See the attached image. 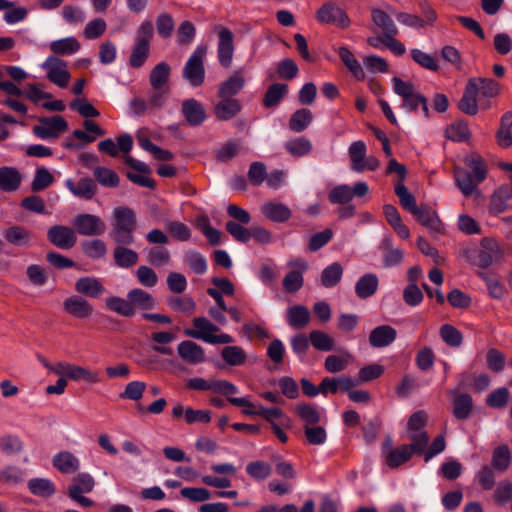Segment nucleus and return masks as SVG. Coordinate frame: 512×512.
<instances>
[{
    "mask_svg": "<svg viewBox=\"0 0 512 512\" xmlns=\"http://www.w3.org/2000/svg\"><path fill=\"white\" fill-rule=\"evenodd\" d=\"M192 322L194 329L184 330V334L187 337L202 340L213 345L230 344L233 342L231 335L221 333L220 328L206 317H196Z\"/></svg>",
    "mask_w": 512,
    "mask_h": 512,
    "instance_id": "obj_1",
    "label": "nucleus"
},
{
    "mask_svg": "<svg viewBox=\"0 0 512 512\" xmlns=\"http://www.w3.org/2000/svg\"><path fill=\"white\" fill-rule=\"evenodd\" d=\"M153 35V25L151 22H143L140 26L136 43L129 58V64L133 68L141 67L149 56L150 40Z\"/></svg>",
    "mask_w": 512,
    "mask_h": 512,
    "instance_id": "obj_2",
    "label": "nucleus"
},
{
    "mask_svg": "<svg viewBox=\"0 0 512 512\" xmlns=\"http://www.w3.org/2000/svg\"><path fill=\"white\" fill-rule=\"evenodd\" d=\"M206 53V46H198L190 55L184 66L183 77L194 87L200 86L204 82V58Z\"/></svg>",
    "mask_w": 512,
    "mask_h": 512,
    "instance_id": "obj_3",
    "label": "nucleus"
},
{
    "mask_svg": "<svg viewBox=\"0 0 512 512\" xmlns=\"http://www.w3.org/2000/svg\"><path fill=\"white\" fill-rule=\"evenodd\" d=\"M187 389L195 391H210L229 396L238 393V388L231 382L221 379H204L201 377L190 378L185 384Z\"/></svg>",
    "mask_w": 512,
    "mask_h": 512,
    "instance_id": "obj_4",
    "label": "nucleus"
},
{
    "mask_svg": "<svg viewBox=\"0 0 512 512\" xmlns=\"http://www.w3.org/2000/svg\"><path fill=\"white\" fill-rule=\"evenodd\" d=\"M503 258L504 249L501 244L494 238H483L474 263L481 268H487L493 263L500 262Z\"/></svg>",
    "mask_w": 512,
    "mask_h": 512,
    "instance_id": "obj_5",
    "label": "nucleus"
},
{
    "mask_svg": "<svg viewBox=\"0 0 512 512\" xmlns=\"http://www.w3.org/2000/svg\"><path fill=\"white\" fill-rule=\"evenodd\" d=\"M287 266L291 270L283 278L282 285L287 293H296L303 287V275L307 271L308 265L305 260L295 258L289 260Z\"/></svg>",
    "mask_w": 512,
    "mask_h": 512,
    "instance_id": "obj_6",
    "label": "nucleus"
},
{
    "mask_svg": "<svg viewBox=\"0 0 512 512\" xmlns=\"http://www.w3.org/2000/svg\"><path fill=\"white\" fill-rule=\"evenodd\" d=\"M316 19L320 23L336 25L340 28H347L350 25L346 12L333 2L324 3L317 10Z\"/></svg>",
    "mask_w": 512,
    "mask_h": 512,
    "instance_id": "obj_7",
    "label": "nucleus"
},
{
    "mask_svg": "<svg viewBox=\"0 0 512 512\" xmlns=\"http://www.w3.org/2000/svg\"><path fill=\"white\" fill-rule=\"evenodd\" d=\"M76 232L83 236H99L106 230L104 221L97 215L82 213L73 219Z\"/></svg>",
    "mask_w": 512,
    "mask_h": 512,
    "instance_id": "obj_8",
    "label": "nucleus"
},
{
    "mask_svg": "<svg viewBox=\"0 0 512 512\" xmlns=\"http://www.w3.org/2000/svg\"><path fill=\"white\" fill-rule=\"evenodd\" d=\"M42 68L46 70L47 78L50 82L60 88L67 87L71 76L65 61L57 57L50 56L42 64Z\"/></svg>",
    "mask_w": 512,
    "mask_h": 512,
    "instance_id": "obj_9",
    "label": "nucleus"
},
{
    "mask_svg": "<svg viewBox=\"0 0 512 512\" xmlns=\"http://www.w3.org/2000/svg\"><path fill=\"white\" fill-rule=\"evenodd\" d=\"M68 124L62 116L41 118L40 124L33 127L34 134L41 139L58 138L67 130Z\"/></svg>",
    "mask_w": 512,
    "mask_h": 512,
    "instance_id": "obj_10",
    "label": "nucleus"
},
{
    "mask_svg": "<svg viewBox=\"0 0 512 512\" xmlns=\"http://www.w3.org/2000/svg\"><path fill=\"white\" fill-rule=\"evenodd\" d=\"M490 106L491 103L488 100L478 98L474 84L467 81L463 96L458 103L459 110L467 115L474 116L479 109L486 110Z\"/></svg>",
    "mask_w": 512,
    "mask_h": 512,
    "instance_id": "obj_11",
    "label": "nucleus"
},
{
    "mask_svg": "<svg viewBox=\"0 0 512 512\" xmlns=\"http://www.w3.org/2000/svg\"><path fill=\"white\" fill-rule=\"evenodd\" d=\"M234 35L226 27H219L217 57L220 65L229 68L233 61L234 55Z\"/></svg>",
    "mask_w": 512,
    "mask_h": 512,
    "instance_id": "obj_12",
    "label": "nucleus"
},
{
    "mask_svg": "<svg viewBox=\"0 0 512 512\" xmlns=\"http://www.w3.org/2000/svg\"><path fill=\"white\" fill-rule=\"evenodd\" d=\"M125 164H127L134 172H127V178L142 187L154 188L155 181L148 175L151 173L150 168L144 162H141L129 155L125 156Z\"/></svg>",
    "mask_w": 512,
    "mask_h": 512,
    "instance_id": "obj_13",
    "label": "nucleus"
},
{
    "mask_svg": "<svg viewBox=\"0 0 512 512\" xmlns=\"http://www.w3.org/2000/svg\"><path fill=\"white\" fill-rule=\"evenodd\" d=\"M47 237L53 245L60 249H70L77 242L75 231L64 225H55L49 228Z\"/></svg>",
    "mask_w": 512,
    "mask_h": 512,
    "instance_id": "obj_14",
    "label": "nucleus"
},
{
    "mask_svg": "<svg viewBox=\"0 0 512 512\" xmlns=\"http://www.w3.org/2000/svg\"><path fill=\"white\" fill-rule=\"evenodd\" d=\"M390 446L391 440L387 439L383 446V454L385 457V463L390 468H397L405 464L414 454L408 444H403L396 448H390Z\"/></svg>",
    "mask_w": 512,
    "mask_h": 512,
    "instance_id": "obj_15",
    "label": "nucleus"
},
{
    "mask_svg": "<svg viewBox=\"0 0 512 512\" xmlns=\"http://www.w3.org/2000/svg\"><path fill=\"white\" fill-rule=\"evenodd\" d=\"M177 354L189 365H199L206 360L204 348L192 340L180 342L177 346Z\"/></svg>",
    "mask_w": 512,
    "mask_h": 512,
    "instance_id": "obj_16",
    "label": "nucleus"
},
{
    "mask_svg": "<svg viewBox=\"0 0 512 512\" xmlns=\"http://www.w3.org/2000/svg\"><path fill=\"white\" fill-rule=\"evenodd\" d=\"M61 376L74 382L83 381L87 384L100 382V375L97 371L69 362H65Z\"/></svg>",
    "mask_w": 512,
    "mask_h": 512,
    "instance_id": "obj_17",
    "label": "nucleus"
},
{
    "mask_svg": "<svg viewBox=\"0 0 512 512\" xmlns=\"http://www.w3.org/2000/svg\"><path fill=\"white\" fill-rule=\"evenodd\" d=\"M63 310L70 316L78 319L89 318L93 314V305L79 295L67 297L63 301Z\"/></svg>",
    "mask_w": 512,
    "mask_h": 512,
    "instance_id": "obj_18",
    "label": "nucleus"
},
{
    "mask_svg": "<svg viewBox=\"0 0 512 512\" xmlns=\"http://www.w3.org/2000/svg\"><path fill=\"white\" fill-rule=\"evenodd\" d=\"M127 298L130 300L134 314L136 310L148 311L157 306L155 297L141 288H133L127 293Z\"/></svg>",
    "mask_w": 512,
    "mask_h": 512,
    "instance_id": "obj_19",
    "label": "nucleus"
},
{
    "mask_svg": "<svg viewBox=\"0 0 512 512\" xmlns=\"http://www.w3.org/2000/svg\"><path fill=\"white\" fill-rule=\"evenodd\" d=\"M77 293L90 298L98 299L106 291L100 279L92 276L81 277L75 282Z\"/></svg>",
    "mask_w": 512,
    "mask_h": 512,
    "instance_id": "obj_20",
    "label": "nucleus"
},
{
    "mask_svg": "<svg viewBox=\"0 0 512 512\" xmlns=\"http://www.w3.org/2000/svg\"><path fill=\"white\" fill-rule=\"evenodd\" d=\"M245 82L246 79L243 69L235 70L231 76L222 82L219 86L218 96L233 98V96L240 93V91L244 88Z\"/></svg>",
    "mask_w": 512,
    "mask_h": 512,
    "instance_id": "obj_21",
    "label": "nucleus"
},
{
    "mask_svg": "<svg viewBox=\"0 0 512 512\" xmlns=\"http://www.w3.org/2000/svg\"><path fill=\"white\" fill-rule=\"evenodd\" d=\"M65 186L75 197L85 200H91L97 192L95 182L88 177L81 178L77 183L72 179H66Z\"/></svg>",
    "mask_w": 512,
    "mask_h": 512,
    "instance_id": "obj_22",
    "label": "nucleus"
},
{
    "mask_svg": "<svg viewBox=\"0 0 512 512\" xmlns=\"http://www.w3.org/2000/svg\"><path fill=\"white\" fill-rule=\"evenodd\" d=\"M181 111L190 126H199L206 119V111L203 105L193 98L182 103Z\"/></svg>",
    "mask_w": 512,
    "mask_h": 512,
    "instance_id": "obj_23",
    "label": "nucleus"
},
{
    "mask_svg": "<svg viewBox=\"0 0 512 512\" xmlns=\"http://www.w3.org/2000/svg\"><path fill=\"white\" fill-rule=\"evenodd\" d=\"M397 337V331L390 325L375 327L369 334V343L372 347L382 348L392 344Z\"/></svg>",
    "mask_w": 512,
    "mask_h": 512,
    "instance_id": "obj_24",
    "label": "nucleus"
},
{
    "mask_svg": "<svg viewBox=\"0 0 512 512\" xmlns=\"http://www.w3.org/2000/svg\"><path fill=\"white\" fill-rule=\"evenodd\" d=\"M261 212L268 220L277 223H284L292 216V211L287 205L275 201L264 203Z\"/></svg>",
    "mask_w": 512,
    "mask_h": 512,
    "instance_id": "obj_25",
    "label": "nucleus"
},
{
    "mask_svg": "<svg viewBox=\"0 0 512 512\" xmlns=\"http://www.w3.org/2000/svg\"><path fill=\"white\" fill-rule=\"evenodd\" d=\"M511 199L512 185H501L491 196L489 211L493 214L502 213L507 209L508 203Z\"/></svg>",
    "mask_w": 512,
    "mask_h": 512,
    "instance_id": "obj_26",
    "label": "nucleus"
},
{
    "mask_svg": "<svg viewBox=\"0 0 512 512\" xmlns=\"http://www.w3.org/2000/svg\"><path fill=\"white\" fill-rule=\"evenodd\" d=\"M468 82L474 84L478 98H482L483 100H488L490 102L491 98H494L499 94V84L493 79L474 77L470 78Z\"/></svg>",
    "mask_w": 512,
    "mask_h": 512,
    "instance_id": "obj_27",
    "label": "nucleus"
},
{
    "mask_svg": "<svg viewBox=\"0 0 512 512\" xmlns=\"http://www.w3.org/2000/svg\"><path fill=\"white\" fill-rule=\"evenodd\" d=\"M220 98L221 100L214 107V113L219 120H230L241 111V103L238 99L230 97Z\"/></svg>",
    "mask_w": 512,
    "mask_h": 512,
    "instance_id": "obj_28",
    "label": "nucleus"
},
{
    "mask_svg": "<svg viewBox=\"0 0 512 512\" xmlns=\"http://www.w3.org/2000/svg\"><path fill=\"white\" fill-rule=\"evenodd\" d=\"M379 279L376 274L367 273L361 276L355 284V293L360 299L372 297L378 290Z\"/></svg>",
    "mask_w": 512,
    "mask_h": 512,
    "instance_id": "obj_29",
    "label": "nucleus"
},
{
    "mask_svg": "<svg viewBox=\"0 0 512 512\" xmlns=\"http://www.w3.org/2000/svg\"><path fill=\"white\" fill-rule=\"evenodd\" d=\"M53 465L64 474H73L80 468L79 459L68 451H61L53 457Z\"/></svg>",
    "mask_w": 512,
    "mask_h": 512,
    "instance_id": "obj_30",
    "label": "nucleus"
},
{
    "mask_svg": "<svg viewBox=\"0 0 512 512\" xmlns=\"http://www.w3.org/2000/svg\"><path fill=\"white\" fill-rule=\"evenodd\" d=\"M367 146L364 141L353 142L348 148V155L351 161L350 168L357 173L364 172V160L366 158Z\"/></svg>",
    "mask_w": 512,
    "mask_h": 512,
    "instance_id": "obj_31",
    "label": "nucleus"
},
{
    "mask_svg": "<svg viewBox=\"0 0 512 512\" xmlns=\"http://www.w3.org/2000/svg\"><path fill=\"white\" fill-rule=\"evenodd\" d=\"M454 175L458 188L466 197L471 196L476 191L478 184L481 183L466 169L457 168Z\"/></svg>",
    "mask_w": 512,
    "mask_h": 512,
    "instance_id": "obj_32",
    "label": "nucleus"
},
{
    "mask_svg": "<svg viewBox=\"0 0 512 512\" xmlns=\"http://www.w3.org/2000/svg\"><path fill=\"white\" fill-rule=\"evenodd\" d=\"M413 215L416 217L418 222L428 229L435 232L442 231L443 224L436 211L432 210L430 207L421 206L418 208V212Z\"/></svg>",
    "mask_w": 512,
    "mask_h": 512,
    "instance_id": "obj_33",
    "label": "nucleus"
},
{
    "mask_svg": "<svg viewBox=\"0 0 512 512\" xmlns=\"http://www.w3.org/2000/svg\"><path fill=\"white\" fill-rule=\"evenodd\" d=\"M310 312L303 305H294L287 309V323L294 329H302L310 322Z\"/></svg>",
    "mask_w": 512,
    "mask_h": 512,
    "instance_id": "obj_34",
    "label": "nucleus"
},
{
    "mask_svg": "<svg viewBox=\"0 0 512 512\" xmlns=\"http://www.w3.org/2000/svg\"><path fill=\"white\" fill-rule=\"evenodd\" d=\"M113 259L116 266L128 269L138 262L139 255L136 251L126 246H116L113 250Z\"/></svg>",
    "mask_w": 512,
    "mask_h": 512,
    "instance_id": "obj_35",
    "label": "nucleus"
},
{
    "mask_svg": "<svg viewBox=\"0 0 512 512\" xmlns=\"http://www.w3.org/2000/svg\"><path fill=\"white\" fill-rule=\"evenodd\" d=\"M21 183V175L16 168L1 167L0 168V190L15 191Z\"/></svg>",
    "mask_w": 512,
    "mask_h": 512,
    "instance_id": "obj_36",
    "label": "nucleus"
},
{
    "mask_svg": "<svg viewBox=\"0 0 512 512\" xmlns=\"http://www.w3.org/2000/svg\"><path fill=\"white\" fill-rule=\"evenodd\" d=\"M258 416H261L263 419H265L271 427H273V424L279 423L286 429L292 426L291 419L286 416L280 408L277 407L265 408L260 405Z\"/></svg>",
    "mask_w": 512,
    "mask_h": 512,
    "instance_id": "obj_37",
    "label": "nucleus"
},
{
    "mask_svg": "<svg viewBox=\"0 0 512 512\" xmlns=\"http://www.w3.org/2000/svg\"><path fill=\"white\" fill-rule=\"evenodd\" d=\"M80 42L73 36L54 40L49 44V49L56 55H72L79 51Z\"/></svg>",
    "mask_w": 512,
    "mask_h": 512,
    "instance_id": "obj_38",
    "label": "nucleus"
},
{
    "mask_svg": "<svg viewBox=\"0 0 512 512\" xmlns=\"http://www.w3.org/2000/svg\"><path fill=\"white\" fill-rule=\"evenodd\" d=\"M113 217V229L127 230L128 228H136V217L130 208H115L113 211Z\"/></svg>",
    "mask_w": 512,
    "mask_h": 512,
    "instance_id": "obj_39",
    "label": "nucleus"
},
{
    "mask_svg": "<svg viewBox=\"0 0 512 512\" xmlns=\"http://www.w3.org/2000/svg\"><path fill=\"white\" fill-rule=\"evenodd\" d=\"M338 55L344 65L349 69L351 74L357 79V80H364L365 78V72L362 68L359 61L355 58L353 53L345 46H342L338 49Z\"/></svg>",
    "mask_w": 512,
    "mask_h": 512,
    "instance_id": "obj_40",
    "label": "nucleus"
},
{
    "mask_svg": "<svg viewBox=\"0 0 512 512\" xmlns=\"http://www.w3.org/2000/svg\"><path fill=\"white\" fill-rule=\"evenodd\" d=\"M32 233L22 226H11L4 231L5 240L16 246H28Z\"/></svg>",
    "mask_w": 512,
    "mask_h": 512,
    "instance_id": "obj_41",
    "label": "nucleus"
},
{
    "mask_svg": "<svg viewBox=\"0 0 512 512\" xmlns=\"http://www.w3.org/2000/svg\"><path fill=\"white\" fill-rule=\"evenodd\" d=\"M295 411L304 426L316 425L321 421V411L315 405L299 403L296 405Z\"/></svg>",
    "mask_w": 512,
    "mask_h": 512,
    "instance_id": "obj_42",
    "label": "nucleus"
},
{
    "mask_svg": "<svg viewBox=\"0 0 512 512\" xmlns=\"http://www.w3.org/2000/svg\"><path fill=\"white\" fill-rule=\"evenodd\" d=\"M511 463L510 449L506 444L497 446L492 452L491 468L498 472H505Z\"/></svg>",
    "mask_w": 512,
    "mask_h": 512,
    "instance_id": "obj_43",
    "label": "nucleus"
},
{
    "mask_svg": "<svg viewBox=\"0 0 512 512\" xmlns=\"http://www.w3.org/2000/svg\"><path fill=\"white\" fill-rule=\"evenodd\" d=\"M371 18L373 23L382 30L383 37L398 33L396 25L385 11L374 8L371 11Z\"/></svg>",
    "mask_w": 512,
    "mask_h": 512,
    "instance_id": "obj_44",
    "label": "nucleus"
},
{
    "mask_svg": "<svg viewBox=\"0 0 512 512\" xmlns=\"http://www.w3.org/2000/svg\"><path fill=\"white\" fill-rule=\"evenodd\" d=\"M343 267L338 262L328 265L321 273V285L325 288L335 287L342 279Z\"/></svg>",
    "mask_w": 512,
    "mask_h": 512,
    "instance_id": "obj_45",
    "label": "nucleus"
},
{
    "mask_svg": "<svg viewBox=\"0 0 512 512\" xmlns=\"http://www.w3.org/2000/svg\"><path fill=\"white\" fill-rule=\"evenodd\" d=\"M83 253L90 259H102L107 254L106 243L101 239H89L81 243Z\"/></svg>",
    "mask_w": 512,
    "mask_h": 512,
    "instance_id": "obj_46",
    "label": "nucleus"
},
{
    "mask_svg": "<svg viewBox=\"0 0 512 512\" xmlns=\"http://www.w3.org/2000/svg\"><path fill=\"white\" fill-rule=\"evenodd\" d=\"M464 164L478 181H484L487 176V167L480 155L475 153L467 155L464 158Z\"/></svg>",
    "mask_w": 512,
    "mask_h": 512,
    "instance_id": "obj_47",
    "label": "nucleus"
},
{
    "mask_svg": "<svg viewBox=\"0 0 512 512\" xmlns=\"http://www.w3.org/2000/svg\"><path fill=\"white\" fill-rule=\"evenodd\" d=\"M95 486L94 478L88 473H79L73 478L72 484L68 488V494L90 493Z\"/></svg>",
    "mask_w": 512,
    "mask_h": 512,
    "instance_id": "obj_48",
    "label": "nucleus"
},
{
    "mask_svg": "<svg viewBox=\"0 0 512 512\" xmlns=\"http://www.w3.org/2000/svg\"><path fill=\"white\" fill-rule=\"evenodd\" d=\"M312 119L313 114L309 109H299L292 114L289 120V128L293 132L300 133L310 125Z\"/></svg>",
    "mask_w": 512,
    "mask_h": 512,
    "instance_id": "obj_49",
    "label": "nucleus"
},
{
    "mask_svg": "<svg viewBox=\"0 0 512 512\" xmlns=\"http://www.w3.org/2000/svg\"><path fill=\"white\" fill-rule=\"evenodd\" d=\"M312 148V142L306 137H296L285 143V149L294 157L306 156Z\"/></svg>",
    "mask_w": 512,
    "mask_h": 512,
    "instance_id": "obj_50",
    "label": "nucleus"
},
{
    "mask_svg": "<svg viewBox=\"0 0 512 512\" xmlns=\"http://www.w3.org/2000/svg\"><path fill=\"white\" fill-rule=\"evenodd\" d=\"M472 407V397L467 393L460 394L453 401V415L459 420L467 419L472 411Z\"/></svg>",
    "mask_w": 512,
    "mask_h": 512,
    "instance_id": "obj_51",
    "label": "nucleus"
},
{
    "mask_svg": "<svg viewBox=\"0 0 512 512\" xmlns=\"http://www.w3.org/2000/svg\"><path fill=\"white\" fill-rule=\"evenodd\" d=\"M107 309L115 312L123 317H133L134 311L132 310L130 300L121 298L119 296H111L105 300Z\"/></svg>",
    "mask_w": 512,
    "mask_h": 512,
    "instance_id": "obj_52",
    "label": "nucleus"
},
{
    "mask_svg": "<svg viewBox=\"0 0 512 512\" xmlns=\"http://www.w3.org/2000/svg\"><path fill=\"white\" fill-rule=\"evenodd\" d=\"M351 359L352 356L347 351L341 355H329L324 361V368L329 373H339L347 368Z\"/></svg>",
    "mask_w": 512,
    "mask_h": 512,
    "instance_id": "obj_53",
    "label": "nucleus"
},
{
    "mask_svg": "<svg viewBox=\"0 0 512 512\" xmlns=\"http://www.w3.org/2000/svg\"><path fill=\"white\" fill-rule=\"evenodd\" d=\"M288 92V86L282 83L272 84L266 91L263 105L267 108L275 107Z\"/></svg>",
    "mask_w": 512,
    "mask_h": 512,
    "instance_id": "obj_54",
    "label": "nucleus"
},
{
    "mask_svg": "<svg viewBox=\"0 0 512 512\" xmlns=\"http://www.w3.org/2000/svg\"><path fill=\"white\" fill-rule=\"evenodd\" d=\"M381 249L383 251V266L386 268H390L396 265H399L403 258L404 253L399 248H394L390 245L389 240L383 241L381 245Z\"/></svg>",
    "mask_w": 512,
    "mask_h": 512,
    "instance_id": "obj_55",
    "label": "nucleus"
},
{
    "mask_svg": "<svg viewBox=\"0 0 512 512\" xmlns=\"http://www.w3.org/2000/svg\"><path fill=\"white\" fill-rule=\"evenodd\" d=\"M221 357L230 366H240L245 363L247 355L240 346H226L221 351Z\"/></svg>",
    "mask_w": 512,
    "mask_h": 512,
    "instance_id": "obj_56",
    "label": "nucleus"
},
{
    "mask_svg": "<svg viewBox=\"0 0 512 512\" xmlns=\"http://www.w3.org/2000/svg\"><path fill=\"white\" fill-rule=\"evenodd\" d=\"M27 485L30 492L36 496L49 497L55 492V486L49 479L33 478Z\"/></svg>",
    "mask_w": 512,
    "mask_h": 512,
    "instance_id": "obj_57",
    "label": "nucleus"
},
{
    "mask_svg": "<svg viewBox=\"0 0 512 512\" xmlns=\"http://www.w3.org/2000/svg\"><path fill=\"white\" fill-rule=\"evenodd\" d=\"M395 194L399 198L402 207L412 214L418 212V206L416 204L415 197L408 191L404 183H395Z\"/></svg>",
    "mask_w": 512,
    "mask_h": 512,
    "instance_id": "obj_58",
    "label": "nucleus"
},
{
    "mask_svg": "<svg viewBox=\"0 0 512 512\" xmlns=\"http://www.w3.org/2000/svg\"><path fill=\"white\" fill-rule=\"evenodd\" d=\"M311 345L319 351H331L334 348V339L320 330H313L309 334Z\"/></svg>",
    "mask_w": 512,
    "mask_h": 512,
    "instance_id": "obj_59",
    "label": "nucleus"
},
{
    "mask_svg": "<svg viewBox=\"0 0 512 512\" xmlns=\"http://www.w3.org/2000/svg\"><path fill=\"white\" fill-rule=\"evenodd\" d=\"M170 67L167 63L161 62L157 64L150 74V84L155 90H160L168 81Z\"/></svg>",
    "mask_w": 512,
    "mask_h": 512,
    "instance_id": "obj_60",
    "label": "nucleus"
},
{
    "mask_svg": "<svg viewBox=\"0 0 512 512\" xmlns=\"http://www.w3.org/2000/svg\"><path fill=\"white\" fill-rule=\"evenodd\" d=\"M175 338H176L175 334L171 333V332H166V331L153 332L151 334V339L157 345H154L152 347V349L155 352H158L160 354L169 355V354H171L172 351L170 348L166 347V345L171 343L172 341H174Z\"/></svg>",
    "mask_w": 512,
    "mask_h": 512,
    "instance_id": "obj_61",
    "label": "nucleus"
},
{
    "mask_svg": "<svg viewBox=\"0 0 512 512\" xmlns=\"http://www.w3.org/2000/svg\"><path fill=\"white\" fill-rule=\"evenodd\" d=\"M170 252L162 246H154L146 250V260L153 266H163L170 262Z\"/></svg>",
    "mask_w": 512,
    "mask_h": 512,
    "instance_id": "obj_62",
    "label": "nucleus"
},
{
    "mask_svg": "<svg viewBox=\"0 0 512 512\" xmlns=\"http://www.w3.org/2000/svg\"><path fill=\"white\" fill-rule=\"evenodd\" d=\"M184 262L196 274H204L207 271L205 257L197 251L189 250L184 254Z\"/></svg>",
    "mask_w": 512,
    "mask_h": 512,
    "instance_id": "obj_63",
    "label": "nucleus"
},
{
    "mask_svg": "<svg viewBox=\"0 0 512 512\" xmlns=\"http://www.w3.org/2000/svg\"><path fill=\"white\" fill-rule=\"evenodd\" d=\"M439 333L441 339L450 347H459L463 342L462 333L451 324H443Z\"/></svg>",
    "mask_w": 512,
    "mask_h": 512,
    "instance_id": "obj_64",
    "label": "nucleus"
}]
</instances>
